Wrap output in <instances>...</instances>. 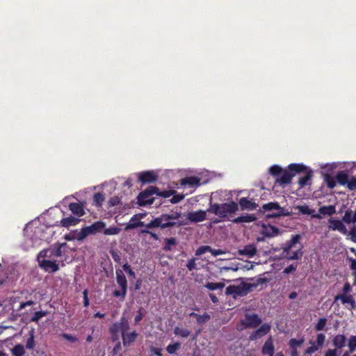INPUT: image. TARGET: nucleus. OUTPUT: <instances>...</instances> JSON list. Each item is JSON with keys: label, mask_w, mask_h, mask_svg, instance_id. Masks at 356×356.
<instances>
[{"label": "nucleus", "mask_w": 356, "mask_h": 356, "mask_svg": "<svg viewBox=\"0 0 356 356\" xmlns=\"http://www.w3.org/2000/svg\"><path fill=\"white\" fill-rule=\"evenodd\" d=\"M238 209V204L234 202L229 203H212V199H210L209 207L207 212L213 213L220 218H225L229 215L235 213Z\"/></svg>", "instance_id": "f257e3e1"}, {"label": "nucleus", "mask_w": 356, "mask_h": 356, "mask_svg": "<svg viewBox=\"0 0 356 356\" xmlns=\"http://www.w3.org/2000/svg\"><path fill=\"white\" fill-rule=\"evenodd\" d=\"M307 170V166L302 163H291L288 165L287 169H284L275 183L280 186L290 184L292 178L298 173L303 172Z\"/></svg>", "instance_id": "f03ea898"}, {"label": "nucleus", "mask_w": 356, "mask_h": 356, "mask_svg": "<svg viewBox=\"0 0 356 356\" xmlns=\"http://www.w3.org/2000/svg\"><path fill=\"white\" fill-rule=\"evenodd\" d=\"M179 218L180 213L177 212L175 214L163 213L151 220L145 227L147 228L161 227L162 229L172 227L177 225L175 220H178Z\"/></svg>", "instance_id": "7ed1b4c3"}, {"label": "nucleus", "mask_w": 356, "mask_h": 356, "mask_svg": "<svg viewBox=\"0 0 356 356\" xmlns=\"http://www.w3.org/2000/svg\"><path fill=\"white\" fill-rule=\"evenodd\" d=\"M300 236L294 235L291 238L286 242L282 249V257L287 260H298L302 256L301 248L293 250V248L299 243Z\"/></svg>", "instance_id": "20e7f679"}, {"label": "nucleus", "mask_w": 356, "mask_h": 356, "mask_svg": "<svg viewBox=\"0 0 356 356\" xmlns=\"http://www.w3.org/2000/svg\"><path fill=\"white\" fill-rule=\"evenodd\" d=\"M256 285L241 282L238 285H229L225 289L226 295H232L234 298L246 296Z\"/></svg>", "instance_id": "39448f33"}, {"label": "nucleus", "mask_w": 356, "mask_h": 356, "mask_svg": "<svg viewBox=\"0 0 356 356\" xmlns=\"http://www.w3.org/2000/svg\"><path fill=\"white\" fill-rule=\"evenodd\" d=\"M347 338L343 334L334 335L332 339V344L334 347L333 349H328L324 356H339L341 354L342 349L346 346Z\"/></svg>", "instance_id": "423d86ee"}, {"label": "nucleus", "mask_w": 356, "mask_h": 356, "mask_svg": "<svg viewBox=\"0 0 356 356\" xmlns=\"http://www.w3.org/2000/svg\"><path fill=\"white\" fill-rule=\"evenodd\" d=\"M264 211H272V213L268 215V217L278 218L281 216H289L291 213L288 209L280 207L277 202H270L267 204H264L262 206Z\"/></svg>", "instance_id": "0eeeda50"}, {"label": "nucleus", "mask_w": 356, "mask_h": 356, "mask_svg": "<svg viewBox=\"0 0 356 356\" xmlns=\"http://www.w3.org/2000/svg\"><path fill=\"white\" fill-rule=\"evenodd\" d=\"M156 193H158V188L156 186H150L147 187L138 195V204L143 207L152 204L154 201L153 195Z\"/></svg>", "instance_id": "6e6552de"}, {"label": "nucleus", "mask_w": 356, "mask_h": 356, "mask_svg": "<svg viewBox=\"0 0 356 356\" xmlns=\"http://www.w3.org/2000/svg\"><path fill=\"white\" fill-rule=\"evenodd\" d=\"M115 274L117 284L120 287L121 290H115L113 295L115 297H120L121 300H124L127 293V280L122 270L117 269Z\"/></svg>", "instance_id": "1a4fd4ad"}, {"label": "nucleus", "mask_w": 356, "mask_h": 356, "mask_svg": "<svg viewBox=\"0 0 356 356\" xmlns=\"http://www.w3.org/2000/svg\"><path fill=\"white\" fill-rule=\"evenodd\" d=\"M261 323V319L257 314H245L244 319L240 321L237 329L243 330L248 328L257 327Z\"/></svg>", "instance_id": "9d476101"}, {"label": "nucleus", "mask_w": 356, "mask_h": 356, "mask_svg": "<svg viewBox=\"0 0 356 356\" xmlns=\"http://www.w3.org/2000/svg\"><path fill=\"white\" fill-rule=\"evenodd\" d=\"M340 300L343 305L349 310H356V301L351 294H338L334 297V302Z\"/></svg>", "instance_id": "9b49d317"}, {"label": "nucleus", "mask_w": 356, "mask_h": 356, "mask_svg": "<svg viewBox=\"0 0 356 356\" xmlns=\"http://www.w3.org/2000/svg\"><path fill=\"white\" fill-rule=\"evenodd\" d=\"M157 179L158 177L154 171H144L138 175V181L142 184L154 183Z\"/></svg>", "instance_id": "f8f14e48"}, {"label": "nucleus", "mask_w": 356, "mask_h": 356, "mask_svg": "<svg viewBox=\"0 0 356 356\" xmlns=\"http://www.w3.org/2000/svg\"><path fill=\"white\" fill-rule=\"evenodd\" d=\"M270 329L271 326L269 324L266 323H263L259 328L254 330L250 334V335L249 336L250 341H255L265 336L270 331Z\"/></svg>", "instance_id": "ddd939ff"}, {"label": "nucleus", "mask_w": 356, "mask_h": 356, "mask_svg": "<svg viewBox=\"0 0 356 356\" xmlns=\"http://www.w3.org/2000/svg\"><path fill=\"white\" fill-rule=\"evenodd\" d=\"M39 266L45 271L49 273H55L58 270V264L55 261L42 259L39 260Z\"/></svg>", "instance_id": "4468645a"}, {"label": "nucleus", "mask_w": 356, "mask_h": 356, "mask_svg": "<svg viewBox=\"0 0 356 356\" xmlns=\"http://www.w3.org/2000/svg\"><path fill=\"white\" fill-rule=\"evenodd\" d=\"M206 211L203 210H199L197 211L188 213L187 218L191 222H199L204 221L206 219Z\"/></svg>", "instance_id": "2eb2a0df"}, {"label": "nucleus", "mask_w": 356, "mask_h": 356, "mask_svg": "<svg viewBox=\"0 0 356 356\" xmlns=\"http://www.w3.org/2000/svg\"><path fill=\"white\" fill-rule=\"evenodd\" d=\"M261 353L264 355L273 356L275 353V347L271 336H270L268 339L265 341L261 348Z\"/></svg>", "instance_id": "dca6fc26"}, {"label": "nucleus", "mask_w": 356, "mask_h": 356, "mask_svg": "<svg viewBox=\"0 0 356 356\" xmlns=\"http://www.w3.org/2000/svg\"><path fill=\"white\" fill-rule=\"evenodd\" d=\"M304 172H306V175L304 177H300L298 181L300 188H302L306 186L311 184V180L313 176L312 170L309 169L307 167V170H305Z\"/></svg>", "instance_id": "f3484780"}, {"label": "nucleus", "mask_w": 356, "mask_h": 356, "mask_svg": "<svg viewBox=\"0 0 356 356\" xmlns=\"http://www.w3.org/2000/svg\"><path fill=\"white\" fill-rule=\"evenodd\" d=\"M238 204L242 210L248 209L250 211L255 210L258 204L247 197H242L239 200Z\"/></svg>", "instance_id": "a211bd4d"}, {"label": "nucleus", "mask_w": 356, "mask_h": 356, "mask_svg": "<svg viewBox=\"0 0 356 356\" xmlns=\"http://www.w3.org/2000/svg\"><path fill=\"white\" fill-rule=\"evenodd\" d=\"M138 334L136 331L126 332L122 335V343L124 346L128 347L134 342Z\"/></svg>", "instance_id": "6ab92c4d"}, {"label": "nucleus", "mask_w": 356, "mask_h": 356, "mask_svg": "<svg viewBox=\"0 0 356 356\" xmlns=\"http://www.w3.org/2000/svg\"><path fill=\"white\" fill-rule=\"evenodd\" d=\"M330 227L332 230H337L342 234H346L347 232L346 226L343 225L342 220H337V219H330Z\"/></svg>", "instance_id": "aec40b11"}, {"label": "nucleus", "mask_w": 356, "mask_h": 356, "mask_svg": "<svg viewBox=\"0 0 356 356\" xmlns=\"http://www.w3.org/2000/svg\"><path fill=\"white\" fill-rule=\"evenodd\" d=\"M280 231L279 229L275 226L268 225L264 226L261 234L266 237H274L278 235Z\"/></svg>", "instance_id": "412c9836"}, {"label": "nucleus", "mask_w": 356, "mask_h": 356, "mask_svg": "<svg viewBox=\"0 0 356 356\" xmlns=\"http://www.w3.org/2000/svg\"><path fill=\"white\" fill-rule=\"evenodd\" d=\"M342 221L346 224L356 223V209L355 211L350 209H346L342 217Z\"/></svg>", "instance_id": "4be33fe9"}, {"label": "nucleus", "mask_w": 356, "mask_h": 356, "mask_svg": "<svg viewBox=\"0 0 356 356\" xmlns=\"http://www.w3.org/2000/svg\"><path fill=\"white\" fill-rule=\"evenodd\" d=\"M241 255H245L248 257H253L257 253V248L252 244L246 245L243 248L238 250Z\"/></svg>", "instance_id": "5701e85b"}, {"label": "nucleus", "mask_w": 356, "mask_h": 356, "mask_svg": "<svg viewBox=\"0 0 356 356\" xmlns=\"http://www.w3.org/2000/svg\"><path fill=\"white\" fill-rule=\"evenodd\" d=\"M80 220L78 218L73 217L72 216L63 218L60 221V225L63 227L68 228L71 226H74L79 222Z\"/></svg>", "instance_id": "b1692460"}, {"label": "nucleus", "mask_w": 356, "mask_h": 356, "mask_svg": "<svg viewBox=\"0 0 356 356\" xmlns=\"http://www.w3.org/2000/svg\"><path fill=\"white\" fill-rule=\"evenodd\" d=\"M70 210L78 217H81L85 214L83 206L80 203L72 202L69 205Z\"/></svg>", "instance_id": "393cba45"}, {"label": "nucleus", "mask_w": 356, "mask_h": 356, "mask_svg": "<svg viewBox=\"0 0 356 356\" xmlns=\"http://www.w3.org/2000/svg\"><path fill=\"white\" fill-rule=\"evenodd\" d=\"M140 218H137L136 216L132 217L129 221V223L126 227V229H132L138 227H145L147 224L141 221Z\"/></svg>", "instance_id": "a878e982"}, {"label": "nucleus", "mask_w": 356, "mask_h": 356, "mask_svg": "<svg viewBox=\"0 0 356 356\" xmlns=\"http://www.w3.org/2000/svg\"><path fill=\"white\" fill-rule=\"evenodd\" d=\"M181 185L190 186H198L200 185V179L197 177H189L181 180Z\"/></svg>", "instance_id": "bb28decb"}, {"label": "nucleus", "mask_w": 356, "mask_h": 356, "mask_svg": "<svg viewBox=\"0 0 356 356\" xmlns=\"http://www.w3.org/2000/svg\"><path fill=\"white\" fill-rule=\"evenodd\" d=\"M336 179L341 186L348 185L349 181L348 175L344 171H339L336 175Z\"/></svg>", "instance_id": "cd10ccee"}, {"label": "nucleus", "mask_w": 356, "mask_h": 356, "mask_svg": "<svg viewBox=\"0 0 356 356\" xmlns=\"http://www.w3.org/2000/svg\"><path fill=\"white\" fill-rule=\"evenodd\" d=\"M298 208L299 211L302 214L312 215L313 218L318 219L321 218L320 214H314V210L310 209L307 205L300 206Z\"/></svg>", "instance_id": "c85d7f7f"}, {"label": "nucleus", "mask_w": 356, "mask_h": 356, "mask_svg": "<svg viewBox=\"0 0 356 356\" xmlns=\"http://www.w3.org/2000/svg\"><path fill=\"white\" fill-rule=\"evenodd\" d=\"M92 234H96L97 232H100L103 231L104 228L106 227V223L102 220H99L93 222L91 225L89 226Z\"/></svg>", "instance_id": "c756f323"}, {"label": "nucleus", "mask_w": 356, "mask_h": 356, "mask_svg": "<svg viewBox=\"0 0 356 356\" xmlns=\"http://www.w3.org/2000/svg\"><path fill=\"white\" fill-rule=\"evenodd\" d=\"M318 211L322 215L332 216L336 213V208L334 205L323 206L319 208Z\"/></svg>", "instance_id": "7c9ffc66"}, {"label": "nucleus", "mask_w": 356, "mask_h": 356, "mask_svg": "<svg viewBox=\"0 0 356 356\" xmlns=\"http://www.w3.org/2000/svg\"><path fill=\"white\" fill-rule=\"evenodd\" d=\"M256 217L253 214L241 216L236 218L233 222L236 223L239 222H252L256 220Z\"/></svg>", "instance_id": "2f4dec72"}, {"label": "nucleus", "mask_w": 356, "mask_h": 356, "mask_svg": "<svg viewBox=\"0 0 356 356\" xmlns=\"http://www.w3.org/2000/svg\"><path fill=\"white\" fill-rule=\"evenodd\" d=\"M66 246H67L66 243L58 244L57 247L51 251V254L49 255V257H51V256H54L56 257H61L64 252L63 249Z\"/></svg>", "instance_id": "473e14b6"}, {"label": "nucleus", "mask_w": 356, "mask_h": 356, "mask_svg": "<svg viewBox=\"0 0 356 356\" xmlns=\"http://www.w3.org/2000/svg\"><path fill=\"white\" fill-rule=\"evenodd\" d=\"M93 234L90 227L86 226L83 227L80 232L77 234L76 238L78 241H83L85 239L88 235Z\"/></svg>", "instance_id": "72a5a7b5"}, {"label": "nucleus", "mask_w": 356, "mask_h": 356, "mask_svg": "<svg viewBox=\"0 0 356 356\" xmlns=\"http://www.w3.org/2000/svg\"><path fill=\"white\" fill-rule=\"evenodd\" d=\"M121 231V229L117 226H112L108 228H104L103 233L106 236H113L118 234Z\"/></svg>", "instance_id": "f704fd0d"}, {"label": "nucleus", "mask_w": 356, "mask_h": 356, "mask_svg": "<svg viewBox=\"0 0 356 356\" xmlns=\"http://www.w3.org/2000/svg\"><path fill=\"white\" fill-rule=\"evenodd\" d=\"M190 316L195 317L196 320H197V322L199 324H202V323H206V322H207L210 319V316L208 314H207V313H204L203 315H199V314H197L196 313L192 312L190 314Z\"/></svg>", "instance_id": "c9c22d12"}, {"label": "nucleus", "mask_w": 356, "mask_h": 356, "mask_svg": "<svg viewBox=\"0 0 356 356\" xmlns=\"http://www.w3.org/2000/svg\"><path fill=\"white\" fill-rule=\"evenodd\" d=\"M177 244V239L175 238H169L165 240V245L163 248L164 251L168 252L172 250V246Z\"/></svg>", "instance_id": "e433bc0d"}, {"label": "nucleus", "mask_w": 356, "mask_h": 356, "mask_svg": "<svg viewBox=\"0 0 356 356\" xmlns=\"http://www.w3.org/2000/svg\"><path fill=\"white\" fill-rule=\"evenodd\" d=\"M204 286L210 291H214L223 289L225 284L222 282H207Z\"/></svg>", "instance_id": "4c0bfd02"}, {"label": "nucleus", "mask_w": 356, "mask_h": 356, "mask_svg": "<svg viewBox=\"0 0 356 356\" xmlns=\"http://www.w3.org/2000/svg\"><path fill=\"white\" fill-rule=\"evenodd\" d=\"M119 327L122 335L127 332V331L129 329V324L128 321L124 318L122 317L120 320V323H118Z\"/></svg>", "instance_id": "58836bf2"}, {"label": "nucleus", "mask_w": 356, "mask_h": 356, "mask_svg": "<svg viewBox=\"0 0 356 356\" xmlns=\"http://www.w3.org/2000/svg\"><path fill=\"white\" fill-rule=\"evenodd\" d=\"M347 346L349 352H355L356 350V335H350L347 339Z\"/></svg>", "instance_id": "ea45409f"}, {"label": "nucleus", "mask_w": 356, "mask_h": 356, "mask_svg": "<svg viewBox=\"0 0 356 356\" xmlns=\"http://www.w3.org/2000/svg\"><path fill=\"white\" fill-rule=\"evenodd\" d=\"M174 333L177 336L186 338L190 335L191 332L188 329L176 327Z\"/></svg>", "instance_id": "a19ab883"}, {"label": "nucleus", "mask_w": 356, "mask_h": 356, "mask_svg": "<svg viewBox=\"0 0 356 356\" xmlns=\"http://www.w3.org/2000/svg\"><path fill=\"white\" fill-rule=\"evenodd\" d=\"M104 200V195L102 193H96L93 195V202L97 207H101Z\"/></svg>", "instance_id": "79ce46f5"}, {"label": "nucleus", "mask_w": 356, "mask_h": 356, "mask_svg": "<svg viewBox=\"0 0 356 356\" xmlns=\"http://www.w3.org/2000/svg\"><path fill=\"white\" fill-rule=\"evenodd\" d=\"M324 181L327 186L330 189H332L336 186V179L329 174L325 175Z\"/></svg>", "instance_id": "37998d69"}, {"label": "nucleus", "mask_w": 356, "mask_h": 356, "mask_svg": "<svg viewBox=\"0 0 356 356\" xmlns=\"http://www.w3.org/2000/svg\"><path fill=\"white\" fill-rule=\"evenodd\" d=\"M284 169L279 165H273L269 169L270 173L275 177V180L280 177Z\"/></svg>", "instance_id": "c03bdc74"}, {"label": "nucleus", "mask_w": 356, "mask_h": 356, "mask_svg": "<svg viewBox=\"0 0 356 356\" xmlns=\"http://www.w3.org/2000/svg\"><path fill=\"white\" fill-rule=\"evenodd\" d=\"M304 341H305L304 338H301L299 339L292 338L289 341V348H297V347L300 346L304 343Z\"/></svg>", "instance_id": "a18cd8bd"}, {"label": "nucleus", "mask_w": 356, "mask_h": 356, "mask_svg": "<svg viewBox=\"0 0 356 356\" xmlns=\"http://www.w3.org/2000/svg\"><path fill=\"white\" fill-rule=\"evenodd\" d=\"M181 347V343L179 342H175L174 343L169 344L166 347V350L169 354H175L176 351L179 349Z\"/></svg>", "instance_id": "49530a36"}, {"label": "nucleus", "mask_w": 356, "mask_h": 356, "mask_svg": "<svg viewBox=\"0 0 356 356\" xmlns=\"http://www.w3.org/2000/svg\"><path fill=\"white\" fill-rule=\"evenodd\" d=\"M175 193H176V191L174 190H165V191L160 192L159 190L158 189V193H155V195L156 196L167 198V197H170Z\"/></svg>", "instance_id": "de8ad7c7"}, {"label": "nucleus", "mask_w": 356, "mask_h": 356, "mask_svg": "<svg viewBox=\"0 0 356 356\" xmlns=\"http://www.w3.org/2000/svg\"><path fill=\"white\" fill-rule=\"evenodd\" d=\"M120 332L118 323H114L111 327H110V332L113 335V340H116L118 339V334Z\"/></svg>", "instance_id": "09e8293b"}, {"label": "nucleus", "mask_w": 356, "mask_h": 356, "mask_svg": "<svg viewBox=\"0 0 356 356\" xmlns=\"http://www.w3.org/2000/svg\"><path fill=\"white\" fill-rule=\"evenodd\" d=\"M207 252H211V248L209 245L200 246L195 251L196 256H200Z\"/></svg>", "instance_id": "8fccbe9b"}, {"label": "nucleus", "mask_w": 356, "mask_h": 356, "mask_svg": "<svg viewBox=\"0 0 356 356\" xmlns=\"http://www.w3.org/2000/svg\"><path fill=\"white\" fill-rule=\"evenodd\" d=\"M46 315H47L46 312H43V311L35 312L33 314V316L31 317V321L38 322L40 318L45 316Z\"/></svg>", "instance_id": "3c124183"}, {"label": "nucleus", "mask_w": 356, "mask_h": 356, "mask_svg": "<svg viewBox=\"0 0 356 356\" xmlns=\"http://www.w3.org/2000/svg\"><path fill=\"white\" fill-rule=\"evenodd\" d=\"M13 354L15 356H22L24 354V348L22 345H16L13 349Z\"/></svg>", "instance_id": "603ef678"}, {"label": "nucleus", "mask_w": 356, "mask_h": 356, "mask_svg": "<svg viewBox=\"0 0 356 356\" xmlns=\"http://www.w3.org/2000/svg\"><path fill=\"white\" fill-rule=\"evenodd\" d=\"M326 323H327V319L325 318H319L318 323L315 325V330L316 331L323 330L325 328Z\"/></svg>", "instance_id": "864d4df0"}, {"label": "nucleus", "mask_w": 356, "mask_h": 356, "mask_svg": "<svg viewBox=\"0 0 356 356\" xmlns=\"http://www.w3.org/2000/svg\"><path fill=\"white\" fill-rule=\"evenodd\" d=\"M325 341V335L323 333H319L316 336V346L320 348Z\"/></svg>", "instance_id": "5fc2aeb1"}, {"label": "nucleus", "mask_w": 356, "mask_h": 356, "mask_svg": "<svg viewBox=\"0 0 356 356\" xmlns=\"http://www.w3.org/2000/svg\"><path fill=\"white\" fill-rule=\"evenodd\" d=\"M110 253L115 262L119 264L122 263V259L119 252H117L115 250H111Z\"/></svg>", "instance_id": "6e6d98bb"}, {"label": "nucleus", "mask_w": 356, "mask_h": 356, "mask_svg": "<svg viewBox=\"0 0 356 356\" xmlns=\"http://www.w3.org/2000/svg\"><path fill=\"white\" fill-rule=\"evenodd\" d=\"M309 343L311 344H312V346L308 347L305 350V355H312L313 354L314 352L317 351L319 348L316 345L314 344V342L312 341H309Z\"/></svg>", "instance_id": "4d7b16f0"}, {"label": "nucleus", "mask_w": 356, "mask_h": 356, "mask_svg": "<svg viewBox=\"0 0 356 356\" xmlns=\"http://www.w3.org/2000/svg\"><path fill=\"white\" fill-rule=\"evenodd\" d=\"M172 195V197L170 200L172 204H177L181 202L184 198V195L182 194L175 193Z\"/></svg>", "instance_id": "13d9d810"}, {"label": "nucleus", "mask_w": 356, "mask_h": 356, "mask_svg": "<svg viewBox=\"0 0 356 356\" xmlns=\"http://www.w3.org/2000/svg\"><path fill=\"white\" fill-rule=\"evenodd\" d=\"M143 316L144 315H143V309L140 307L138 310L137 315L134 318V323H135V325H137L138 323H140V321H142V319L143 318Z\"/></svg>", "instance_id": "bf43d9fd"}, {"label": "nucleus", "mask_w": 356, "mask_h": 356, "mask_svg": "<svg viewBox=\"0 0 356 356\" xmlns=\"http://www.w3.org/2000/svg\"><path fill=\"white\" fill-rule=\"evenodd\" d=\"M347 187L350 191H354L356 189V177H351L350 179L348 181Z\"/></svg>", "instance_id": "052dcab7"}, {"label": "nucleus", "mask_w": 356, "mask_h": 356, "mask_svg": "<svg viewBox=\"0 0 356 356\" xmlns=\"http://www.w3.org/2000/svg\"><path fill=\"white\" fill-rule=\"evenodd\" d=\"M120 203V199L118 196H114L110 198L108 201L109 207H115L118 205Z\"/></svg>", "instance_id": "680f3d73"}, {"label": "nucleus", "mask_w": 356, "mask_h": 356, "mask_svg": "<svg viewBox=\"0 0 356 356\" xmlns=\"http://www.w3.org/2000/svg\"><path fill=\"white\" fill-rule=\"evenodd\" d=\"M61 337L71 343H75L78 341V339L76 337L67 333H63Z\"/></svg>", "instance_id": "e2e57ef3"}, {"label": "nucleus", "mask_w": 356, "mask_h": 356, "mask_svg": "<svg viewBox=\"0 0 356 356\" xmlns=\"http://www.w3.org/2000/svg\"><path fill=\"white\" fill-rule=\"evenodd\" d=\"M187 268L191 271L196 268V263H195V259L192 258L190 260H188L187 264H186Z\"/></svg>", "instance_id": "0e129e2a"}, {"label": "nucleus", "mask_w": 356, "mask_h": 356, "mask_svg": "<svg viewBox=\"0 0 356 356\" xmlns=\"http://www.w3.org/2000/svg\"><path fill=\"white\" fill-rule=\"evenodd\" d=\"M35 346V340H34V337H33V335H31L28 339H27V341H26V347L28 348V349H32Z\"/></svg>", "instance_id": "69168bd1"}, {"label": "nucleus", "mask_w": 356, "mask_h": 356, "mask_svg": "<svg viewBox=\"0 0 356 356\" xmlns=\"http://www.w3.org/2000/svg\"><path fill=\"white\" fill-rule=\"evenodd\" d=\"M350 260V268L353 270V275L355 277L353 284L356 285V259L351 258Z\"/></svg>", "instance_id": "338daca9"}, {"label": "nucleus", "mask_w": 356, "mask_h": 356, "mask_svg": "<svg viewBox=\"0 0 356 356\" xmlns=\"http://www.w3.org/2000/svg\"><path fill=\"white\" fill-rule=\"evenodd\" d=\"M352 291V287L348 282H345L342 288V294H348Z\"/></svg>", "instance_id": "774afa93"}]
</instances>
